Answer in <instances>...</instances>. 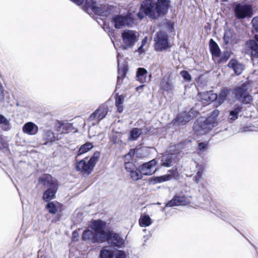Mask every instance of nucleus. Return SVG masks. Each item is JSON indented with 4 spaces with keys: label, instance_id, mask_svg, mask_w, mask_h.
<instances>
[{
    "label": "nucleus",
    "instance_id": "f257e3e1",
    "mask_svg": "<svg viewBox=\"0 0 258 258\" xmlns=\"http://www.w3.org/2000/svg\"><path fill=\"white\" fill-rule=\"evenodd\" d=\"M170 3V0H146L137 15L140 19L143 18L144 14L154 19L157 18L167 12Z\"/></svg>",
    "mask_w": 258,
    "mask_h": 258
},
{
    "label": "nucleus",
    "instance_id": "f03ea898",
    "mask_svg": "<svg viewBox=\"0 0 258 258\" xmlns=\"http://www.w3.org/2000/svg\"><path fill=\"white\" fill-rule=\"evenodd\" d=\"M219 111L214 110L207 118H204L198 119L194 125V130L198 135L206 134L213 127L217 125V118L219 115Z\"/></svg>",
    "mask_w": 258,
    "mask_h": 258
},
{
    "label": "nucleus",
    "instance_id": "7ed1b4c3",
    "mask_svg": "<svg viewBox=\"0 0 258 258\" xmlns=\"http://www.w3.org/2000/svg\"><path fill=\"white\" fill-rule=\"evenodd\" d=\"M139 34L138 32L129 29L124 30L121 33L120 47L123 50L132 48L138 41Z\"/></svg>",
    "mask_w": 258,
    "mask_h": 258
},
{
    "label": "nucleus",
    "instance_id": "20e7f679",
    "mask_svg": "<svg viewBox=\"0 0 258 258\" xmlns=\"http://www.w3.org/2000/svg\"><path fill=\"white\" fill-rule=\"evenodd\" d=\"M100 156L99 152H95L89 161H86L82 160L77 162L76 165V169L83 174L89 175L92 171L95 164L98 160Z\"/></svg>",
    "mask_w": 258,
    "mask_h": 258
},
{
    "label": "nucleus",
    "instance_id": "39448f33",
    "mask_svg": "<svg viewBox=\"0 0 258 258\" xmlns=\"http://www.w3.org/2000/svg\"><path fill=\"white\" fill-rule=\"evenodd\" d=\"M111 22L116 29H119L125 27H132L134 21L131 13L129 12L126 15H113Z\"/></svg>",
    "mask_w": 258,
    "mask_h": 258
},
{
    "label": "nucleus",
    "instance_id": "423d86ee",
    "mask_svg": "<svg viewBox=\"0 0 258 258\" xmlns=\"http://www.w3.org/2000/svg\"><path fill=\"white\" fill-rule=\"evenodd\" d=\"M106 223L102 221L95 220L92 222L90 225V227L93 230V232L96 234V240H99L103 242L106 241V237L107 234L104 231V228Z\"/></svg>",
    "mask_w": 258,
    "mask_h": 258
},
{
    "label": "nucleus",
    "instance_id": "0eeeda50",
    "mask_svg": "<svg viewBox=\"0 0 258 258\" xmlns=\"http://www.w3.org/2000/svg\"><path fill=\"white\" fill-rule=\"evenodd\" d=\"M234 13L236 18L241 19L251 17L252 15V10L249 5L236 4L234 7Z\"/></svg>",
    "mask_w": 258,
    "mask_h": 258
},
{
    "label": "nucleus",
    "instance_id": "6e6552de",
    "mask_svg": "<svg viewBox=\"0 0 258 258\" xmlns=\"http://www.w3.org/2000/svg\"><path fill=\"white\" fill-rule=\"evenodd\" d=\"M108 112L107 108L100 106L92 113L88 119V121L92 124L97 125L99 121L105 117Z\"/></svg>",
    "mask_w": 258,
    "mask_h": 258
},
{
    "label": "nucleus",
    "instance_id": "1a4fd4ad",
    "mask_svg": "<svg viewBox=\"0 0 258 258\" xmlns=\"http://www.w3.org/2000/svg\"><path fill=\"white\" fill-rule=\"evenodd\" d=\"M155 49L156 51H161L168 47L167 35L162 32L157 33L155 37Z\"/></svg>",
    "mask_w": 258,
    "mask_h": 258
},
{
    "label": "nucleus",
    "instance_id": "9d476101",
    "mask_svg": "<svg viewBox=\"0 0 258 258\" xmlns=\"http://www.w3.org/2000/svg\"><path fill=\"white\" fill-rule=\"evenodd\" d=\"M197 112L193 109H190L188 112H183L178 114L174 119L175 122L178 125H182L185 124L190 120L192 119L196 115Z\"/></svg>",
    "mask_w": 258,
    "mask_h": 258
},
{
    "label": "nucleus",
    "instance_id": "9b49d317",
    "mask_svg": "<svg viewBox=\"0 0 258 258\" xmlns=\"http://www.w3.org/2000/svg\"><path fill=\"white\" fill-rule=\"evenodd\" d=\"M106 240L113 247L121 248L124 245L123 239L115 233L110 232L107 234Z\"/></svg>",
    "mask_w": 258,
    "mask_h": 258
},
{
    "label": "nucleus",
    "instance_id": "f8f14e48",
    "mask_svg": "<svg viewBox=\"0 0 258 258\" xmlns=\"http://www.w3.org/2000/svg\"><path fill=\"white\" fill-rule=\"evenodd\" d=\"M168 172L169 173L167 174L153 178L152 181H153L154 183H157L169 181L173 178L176 179L178 178L179 174L176 168L169 170Z\"/></svg>",
    "mask_w": 258,
    "mask_h": 258
},
{
    "label": "nucleus",
    "instance_id": "ddd939ff",
    "mask_svg": "<svg viewBox=\"0 0 258 258\" xmlns=\"http://www.w3.org/2000/svg\"><path fill=\"white\" fill-rule=\"evenodd\" d=\"M38 183L42 184L47 188L58 186L57 180L47 174L41 175L38 179Z\"/></svg>",
    "mask_w": 258,
    "mask_h": 258
},
{
    "label": "nucleus",
    "instance_id": "4468645a",
    "mask_svg": "<svg viewBox=\"0 0 258 258\" xmlns=\"http://www.w3.org/2000/svg\"><path fill=\"white\" fill-rule=\"evenodd\" d=\"M156 164L157 162L155 159L143 164L140 166L141 173L145 175H151L154 174L156 171L155 167Z\"/></svg>",
    "mask_w": 258,
    "mask_h": 258
},
{
    "label": "nucleus",
    "instance_id": "2eb2a0df",
    "mask_svg": "<svg viewBox=\"0 0 258 258\" xmlns=\"http://www.w3.org/2000/svg\"><path fill=\"white\" fill-rule=\"evenodd\" d=\"M245 52L250 55L252 57H258V44L255 40L247 41L244 47Z\"/></svg>",
    "mask_w": 258,
    "mask_h": 258
},
{
    "label": "nucleus",
    "instance_id": "dca6fc26",
    "mask_svg": "<svg viewBox=\"0 0 258 258\" xmlns=\"http://www.w3.org/2000/svg\"><path fill=\"white\" fill-rule=\"evenodd\" d=\"M56 131L60 134H67L70 132L76 133L78 130L76 128L73 123L66 122L63 123L58 121L56 124Z\"/></svg>",
    "mask_w": 258,
    "mask_h": 258
},
{
    "label": "nucleus",
    "instance_id": "f3484780",
    "mask_svg": "<svg viewBox=\"0 0 258 258\" xmlns=\"http://www.w3.org/2000/svg\"><path fill=\"white\" fill-rule=\"evenodd\" d=\"M177 161V156L174 154H167L162 156L161 165L165 167L172 166Z\"/></svg>",
    "mask_w": 258,
    "mask_h": 258
},
{
    "label": "nucleus",
    "instance_id": "a211bd4d",
    "mask_svg": "<svg viewBox=\"0 0 258 258\" xmlns=\"http://www.w3.org/2000/svg\"><path fill=\"white\" fill-rule=\"evenodd\" d=\"M22 130L25 134L35 135L38 132V126L32 122H28L24 125Z\"/></svg>",
    "mask_w": 258,
    "mask_h": 258
},
{
    "label": "nucleus",
    "instance_id": "6ab92c4d",
    "mask_svg": "<svg viewBox=\"0 0 258 258\" xmlns=\"http://www.w3.org/2000/svg\"><path fill=\"white\" fill-rule=\"evenodd\" d=\"M228 67L230 69H232L234 71V74L236 75L241 74L244 68L242 63L239 62L235 59L231 60L228 64Z\"/></svg>",
    "mask_w": 258,
    "mask_h": 258
},
{
    "label": "nucleus",
    "instance_id": "aec40b11",
    "mask_svg": "<svg viewBox=\"0 0 258 258\" xmlns=\"http://www.w3.org/2000/svg\"><path fill=\"white\" fill-rule=\"evenodd\" d=\"M187 203L184 197L174 196L172 200L169 201L166 206L171 207L173 206H183Z\"/></svg>",
    "mask_w": 258,
    "mask_h": 258
},
{
    "label": "nucleus",
    "instance_id": "412c9836",
    "mask_svg": "<svg viewBox=\"0 0 258 258\" xmlns=\"http://www.w3.org/2000/svg\"><path fill=\"white\" fill-rule=\"evenodd\" d=\"M150 129L147 128H134L130 132V140H136L141 134H147L149 131Z\"/></svg>",
    "mask_w": 258,
    "mask_h": 258
},
{
    "label": "nucleus",
    "instance_id": "4be33fe9",
    "mask_svg": "<svg viewBox=\"0 0 258 258\" xmlns=\"http://www.w3.org/2000/svg\"><path fill=\"white\" fill-rule=\"evenodd\" d=\"M58 189V186L47 188L43 194L42 198L46 202H49L54 199Z\"/></svg>",
    "mask_w": 258,
    "mask_h": 258
},
{
    "label": "nucleus",
    "instance_id": "5701e85b",
    "mask_svg": "<svg viewBox=\"0 0 258 258\" xmlns=\"http://www.w3.org/2000/svg\"><path fill=\"white\" fill-rule=\"evenodd\" d=\"M249 88L248 84H243L240 87L235 89V94L236 97H247L248 90Z\"/></svg>",
    "mask_w": 258,
    "mask_h": 258
},
{
    "label": "nucleus",
    "instance_id": "b1692460",
    "mask_svg": "<svg viewBox=\"0 0 258 258\" xmlns=\"http://www.w3.org/2000/svg\"><path fill=\"white\" fill-rule=\"evenodd\" d=\"M95 236L96 234H94L93 231L90 230H87L83 232L82 239L84 240L91 241L93 243H101V241H100L99 240H96V239L95 238L96 237Z\"/></svg>",
    "mask_w": 258,
    "mask_h": 258
},
{
    "label": "nucleus",
    "instance_id": "393cba45",
    "mask_svg": "<svg viewBox=\"0 0 258 258\" xmlns=\"http://www.w3.org/2000/svg\"><path fill=\"white\" fill-rule=\"evenodd\" d=\"M147 71L146 69L142 68L138 69L136 77L138 81L142 83H145L147 80Z\"/></svg>",
    "mask_w": 258,
    "mask_h": 258
},
{
    "label": "nucleus",
    "instance_id": "a878e982",
    "mask_svg": "<svg viewBox=\"0 0 258 258\" xmlns=\"http://www.w3.org/2000/svg\"><path fill=\"white\" fill-rule=\"evenodd\" d=\"M161 86L163 89L166 90L172 88L173 84L171 78L170 77H164L161 83Z\"/></svg>",
    "mask_w": 258,
    "mask_h": 258
},
{
    "label": "nucleus",
    "instance_id": "bb28decb",
    "mask_svg": "<svg viewBox=\"0 0 258 258\" xmlns=\"http://www.w3.org/2000/svg\"><path fill=\"white\" fill-rule=\"evenodd\" d=\"M210 51L212 54L215 56H219L220 50L217 44L213 40L211 39L209 43Z\"/></svg>",
    "mask_w": 258,
    "mask_h": 258
},
{
    "label": "nucleus",
    "instance_id": "cd10ccee",
    "mask_svg": "<svg viewBox=\"0 0 258 258\" xmlns=\"http://www.w3.org/2000/svg\"><path fill=\"white\" fill-rule=\"evenodd\" d=\"M152 224V220L149 215L142 216L139 219V224L141 227H147Z\"/></svg>",
    "mask_w": 258,
    "mask_h": 258
},
{
    "label": "nucleus",
    "instance_id": "c85d7f7f",
    "mask_svg": "<svg viewBox=\"0 0 258 258\" xmlns=\"http://www.w3.org/2000/svg\"><path fill=\"white\" fill-rule=\"evenodd\" d=\"M131 178L134 181H137L141 179L143 177V174L141 172L140 167L139 168H136V170H134L130 173Z\"/></svg>",
    "mask_w": 258,
    "mask_h": 258
},
{
    "label": "nucleus",
    "instance_id": "c756f323",
    "mask_svg": "<svg viewBox=\"0 0 258 258\" xmlns=\"http://www.w3.org/2000/svg\"><path fill=\"white\" fill-rule=\"evenodd\" d=\"M43 138L44 140L47 141V142L44 144V145H47L48 142H52L55 140L54 133L50 130H45L44 131Z\"/></svg>",
    "mask_w": 258,
    "mask_h": 258
},
{
    "label": "nucleus",
    "instance_id": "7c9ffc66",
    "mask_svg": "<svg viewBox=\"0 0 258 258\" xmlns=\"http://www.w3.org/2000/svg\"><path fill=\"white\" fill-rule=\"evenodd\" d=\"M0 127L4 131H8L11 128L9 120L1 114H0Z\"/></svg>",
    "mask_w": 258,
    "mask_h": 258
},
{
    "label": "nucleus",
    "instance_id": "2f4dec72",
    "mask_svg": "<svg viewBox=\"0 0 258 258\" xmlns=\"http://www.w3.org/2000/svg\"><path fill=\"white\" fill-rule=\"evenodd\" d=\"M235 36L233 32L231 30H227L225 32L224 35V40L225 44H227L232 43L234 39Z\"/></svg>",
    "mask_w": 258,
    "mask_h": 258
},
{
    "label": "nucleus",
    "instance_id": "473e14b6",
    "mask_svg": "<svg viewBox=\"0 0 258 258\" xmlns=\"http://www.w3.org/2000/svg\"><path fill=\"white\" fill-rule=\"evenodd\" d=\"M241 106L235 105L233 110L230 112V119L234 120L238 118V114L241 112Z\"/></svg>",
    "mask_w": 258,
    "mask_h": 258
},
{
    "label": "nucleus",
    "instance_id": "72a5a7b5",
    "mask_svg": "<svg viewBox=\"0 0 258 258\" xmlns=\"http://www.w3.org/2000/svg\"><path fill=\"white\" fill-rule=\"evenodd\" d=\"M88 134L90 137H93L95 136H99L100 132L99 131V127L96 125L92 124L88 130Z\"/></svg>",
    "mask_w": 258,
    "mask_h": 258
},
{
    "label": "nucleus",
    "instance_id": "f704fd0d",
    "mask_svg": "<svg viewBox=\"0 0 258 258\" xmlns=\"http://www.w3.org/2000/svg\"><path fill=\"white\" fill-rule=\"evenodd\" d=\"M93 147V145L91 143L87 142L82 145L79 150V154H82L87 152Z\"/></svg>",
    "mask_w": 258,
    "mask_h": 258
},
{
    "label": "nucleus",
    "instance_id": "c9c22d12",
    "mask_svg": "<svg viewBox=\"0 0 258 258\" xmlns=\"http://www.w3.org/2000/svg\"><path fill=\"white\" fill-rule=\"evenodd\" d=\"M99 258H113V254L110 250L103 248L100 251Z\"/></svg>",
    "mask_w": 258,
    "mask_h": 258
},
{
    "label": "nucleus",
    "instance_id": "e433bc0d",
    "mask_svg": "<svg viewBox=\"0 0 258 258\" xmlns=\"http://www.w3.org/2000/svg\"><path fill=\"white\" fill-rule=\"evenodd\" d=\"M123 98H116L115 105L117 108V110L119 113H121L123 111Z\"/></svg>",
    "mask_w": 258,
    "mask_h": 258
},
{
    "label": "nucleus",
    "instance_id": "4c0bfd02",
    "mask_svg": "<svg viewBox=\"0 0 258 258\" xmlns=\"http://www.w3.org/2000/svg\"><path fill=\"white\" fill-rule=\"evenodd\" d=\"M46 209L51 214H55L57 212V208L53 202H48L46 205Z\"/></svg>",
    "mask_w": 258,
    "mask_h": 258
},
{
    "label": "nucleus",
    "instance_id": "58836bf2",
    "mask_svg": "<svg viewBox=\"0 0 258 258\" xmlns=\"http://www.w3.org/2000/svg\"><path fill=\"white\" fill-rule=\"evenodd\" d=\"M124 167L126 170L129 173L134 170H136V168H137V166L134 163L130 162H125Z\"/></svg>",
    "mask_w": 258,
    "mask_h": 258
},
{
    "label": "nucleus",
    "instance_id": "ea45409f",
    "mask_svg": "<svg viewBox=\"0 0 258 258\" xmlns=\"http://www.w3.org/2000/svg\"><path fill=\"white\" fill-rule=\"evenodd\" d=\"M224 98H215L214 100H212L213 106L216 107L220 106L224 102L225 100Z\"/></svg>",
    "mask_w": 258,
    "mask_h": 258
},
{
    "label": "nucleus",
    "instance_id": "a19ab883",
    "mask_svg": "<svg viewBox=\"0 0 258 258\" xmlns=\"http://www.w3.org/2000/svg\"><path fill=\"white\" fill-rule=\"evenodd\" d=\"M88 7L92 10L95 13H99V8L97 7L96 4L92 1L88 2Z\"/></svg>",
    "mask_w": 258,
    "mask_h": 258
},
{
    "label": "nucleus",
    "instance_id": "79ce46f5",
    "mask_svg": "<svg viewBox=\"0 0 258 258\" xmlns=\"http://www.w3.org/2000/svg\"><path fill=\"white\" fill-rule=\"evenodd\" d=\"M180 75L187 82H190L191 80V77L188 72L186 71H182L180 72Z\"/></svg>",
    "mask_w": 258,
    "mask_h": 258
},
{
    "label": "nucleus",
    "instance_id": "37998d69",
    "mask_svg": "<svg viewBox=\"0 0 258 258\" xmlns=\"http://www.w3.org/2000/svg\"><path fill=\"white\" fill-rule=\"evenodd\" d=\"M199 150L200 152L205 151L208 147V143L206 142H201L199 143Z\"/></svg>",
    "mask_w": 258,
    "mask_h": 258
},
{
    "label": "nucleus",
    "instance_id": "c03bdc74",
    "mask_svg": "<svg viewBox=\"0 0 258 258\" xmlns=\"http://www.w3.org/2000/svg\"><path fill=\"white\" fill-rule=\"evenodd\" d=\"M239 101L242 104H249L252 101V98H238Z\"/></svg>",
    "mask_w": 258,
    "mask_h": 258
},
{
    "label": "nucleus",
    "instance_id": "a18cd8bd",
    "mask_svg": "<svg viewBox=\"0 0 258 258\" xmlns=\"http://www.w3.org/2000/svg\"><path fill=\"white\" fill-rule=\"evenodd\" d=\"M202 175H203V172L201 171H199L198 172H197V173H196V175L195 176V177L194 178V180H195V182H196L197 183L199 182L200 181V180L202 179Z\"/></svg>",
    "mask_w": 258,
    "mask_h": 258
},
{
    "label": "nucleus",
    "instance_id": "49530a36",
    "mask_svg": "<svg viewBox=\"0 0 258 258\" xmlns=\"http://www.w3.org/2000/svg\"><path fill=\"white\" fill-rule=\"evenodd\" d=\"M115 258H126L125 252L122 250L118 251L116 253Z\"/></svg>",
    "mask_w": 258,
    "mask_h": 258
},
{
    "label": "nucleus",
    "instance_id": "de8ad7c7",
    "mask_svg": "<svg viewBox=\"0 0 258 258\" xmlns=\"http://www.w3.org/2000/svg\"><path fill=\"white\" fill-rule=\"evenodd\" d=\"M252 23L255 30L258 32V17L254 18L252 20Z\"/></svg>",
    "mask_w": 258,
    "mask_h": 258
},
{
    "label": "nucleus",
    "instance_id": "09e8293b",
    "mask_svg": "<svg viewBox=\"0 0 258 258\" xmlns=\"http://www.w3.org/2000/svg\"><path fill=\"white\" fill-rule=\"evenodd\" d=\"M135 153V151L134 149H132L130 151L128 154L125 155V157L126 159H131L134 156Z\"/></svg>",
    "mask_w": 258,
    "mask_h": 258
},
{
    "label": "nucleus",
    "instance_id": "8fccbe9b",
    "mask_svg": "<svg viewBox=\"0 0 258 258\" xmlns=\"http://www.w3.org/2000/svg\"><path fill=\"white\" fill-rule=\"evenodd\" d=\"M230 56V54L229 52H225L224 55L221 58V61H226Z\"/></svg>",
    "mask_w": 258,
    "mask_h": 258
},
{
    "label": "nucleus",
    "instance_id": "3c124183",
    "mask_svg": "<svg viewBox=\"0 0 258 258\" xmlns=\"http://www.w3.org/2000/svg\"><path fill=\"white\" fill-rule=\"evenodd\" d=\"M78 236H79V234L77 232H76V231L73 232V234H72V240L73 241H77L78 239Z\"/></svg>",
    "mask_w": 258,
    "mask_h": 258
},
{
    "label": "nucleus",
    "instance_id": "603ef678",
    "mask_svg": "<svg viewBox=\"0 0 258 258\" xmlns=\"http://www.w3.org/2000/svg\"><path fill=\"white\" fill-rule=\"evenodd\" d=\"M143 46L141 45V46L138 49L137 51L139 53H142L145 51V50L143 49Z\"/></svg>",
    "mask_w": 258,
    "mask_h": 258
},
{
    "label": "nucleus",
    "instance_id": "864d4df0",
    "mask_svg": "<svg viewBox=\"0 0 258 258\" xmlns=\"http://www.w3.org/2000/svg\"><path fill=\"white\" fill-rule=\"evenodd\" d=\"M148 38L147 37H145L142 41V45L144 46L147 42Z\"/></svg>",
    "mask_w": 258,
    "mask_h": 258
},
{
    "label": "nucleus",
    "instance_id": "5fc2aeb1",
    "mask_svg": "<svg viewBox=\"0 0 258 258\" xmlns=\"http://www.w3.org/2000/svg\"><path fill=\"white\" fill-rule=\"evenodd\" d=\"M4 93L3 92V90L2 89V85L1 82L0 81V96H4Z\"/></svg>",
    "mask_w": 258,
    "mask_h": 258
},
{
    "label": "nucleus",
    "instance_id": "6e6d98bb",
    "mask_svg": "<svg viewBox=\"0 0 258 258\" xmlns=\"http://www.w3.org/2000/svg\"><path fill=\"white\" fill-rule=\"evenodd\" d=\"M144 86V85H141L139 87L136 88V90L137 91H139V90L141 89Z\"/></svg>",
    "mask_w": 258,
    "mask_h": 258
},
{
    "label": "nucleus",
    "instance_id": "4d7b16f0",
    "mask_svg": "<svg viewBox=\"0 0 258 258\" xmlns=\"http://www.w3.org/2000/svg\"><path fill=\"white\" fill-rule=\"evenodd\" d=\"M202 99H203V100L202 101V102H204V101H206V100H207V99H209V100H210V99H211V98L208 97V98H202Z\"/></svg>",
    "mask_w": 258,
    "mask_h": 258
}]
</instances>
